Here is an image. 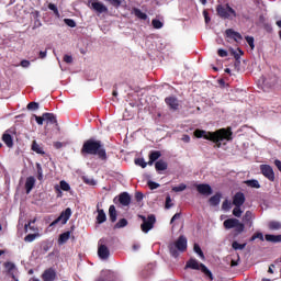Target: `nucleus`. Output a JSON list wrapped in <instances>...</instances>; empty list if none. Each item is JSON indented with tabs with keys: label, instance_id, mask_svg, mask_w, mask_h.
<instances>
[{
	"label": "nucleus",
	"instance_id": "obj_2",
	"mask_svg": "<svg viewBox=\"0 0 281 281\" xmlns=\"http://www.w3.org/2000/svg\"><path fill=\"white\" fill-rule=\"evenodd\" d=\"M82 153H87V155H98L101 159H106V151L102 149V144L99 140H87L83 144Z\"/></svg>",
	"mask_w": 281,
	"mask_h": 281
},
{
	"label": "nucleus",
	"instance_id": "obj_39",
	"mask_svg": "<svg viewBox=\"0 0 281 281\" xmlns=\"http://www.w3.org/2000/svg\"><path fill=\"white\" fill-rule=\"evenodd\" d=\"M193 249L198 254V256L201 258V260H205V255H203V250H201V246H199V244H194Z\"/></svg>",
	"mask_w": 281,
	"mask_h": 281
},
{
	"label": "nucleus",
	"instance_id": "obj_27",
	"mask_svg": "<svg viewBox=\"0 0 281 281\" xmlns=\"http://www.w3.org/2000/svg\"><path fill=\"white\" fill-rule=\"evenodd\" d=\"M106 222V213H104V210L99 209L98 210V216H97V223H99V225H102V223Z\"/></svg>",
	"mask_w": 281,
	"mask_h": 281
},
{
	"label": "nucleus",
	"instance_id": "obj_47",
	"mask_svg": "<svg viewBox=\"0 0 281 281\" xmlns=\"http://www.w3.org/2000/svg\"><path fill=\"white\" fill-rule=\"evenodd\" d=\"M25 243H34L36 240V234H29L24 238Z\"/></svg>",
	"mask_w": 281,
	"mask_h": 281
},
{
	"label": "nucleus",
	"instance_id": "obj_38",
	"mask_svg": "<svg viewBox=\"0 0 281 281\" xmlns=\"http://www.w3.org/2000/svg\"><path fill=\"white\" fill-rule=\"evenodd\" d=\"M233 249H235L236 251H243V249H245V247H247V244H239L238 241H234L232 244Z\"/></svg>",
	"mask_w": 281,
	"mask_h": 281
},
{
	"label": "nucleus",
	"instance_id": "obj_48",
	"mask_svg": "<svg viewBox=\"0 0 281 281\" xmlns=\"http://www.w3.org/2000/svg\"><path fill=\"white\" fill-rule=\"evenodd\" d=\"M186 188H188V186L181 183V184H179L178 187H173V188H172V191H173V192H183V190H186Z\"/></svg>",
	"mask_w": 281,
	"mask_h": 281
},
{
	"label": "nucleus",
	"instance_id": "obj_56",
	"mask_svg": "<svg viewBox=\"0 0 281 281\" xmlns=\"http://www.w3.org/2000/svg\"><path fill=\"white\" fill-rule=\"evenodd\" d=\"M217 54H218V56H221V58H227V50H225V49H223V48H220L218 50H217Z\"/></svg>",
	"mask_w": 281,
	"mask_h": 281
},
{
	"label": "nucleus",
	"instance_id": "obj_26",
	"mask_svg": "<svg viewBox=\"0 0 281 281\" xmlns=\"http://www.w3.org/2000/svg\"><path fill=\"white\" fill-rule=\"evenodd\" d=\"M155 168L158 172H161L164 170H168V162L164 161V160H158L155 164Z\"/></svg>",
	"mask_w": 281,
	"mask_h": 281
},
{
	"label": "nucleus",
	"instance_id": "obj_22",
	"mask_svg": "<svg viewBox=\"0 0 281 281\" xmlns=\"http://www.w3.org/2000/svg\"><path fill=\"white\" fill-rule=\"evenodd\" d=\"M43 280L44 281H53L56 280V271L53 269H48L43 273Z\"/></svg>",
	"mask_w": 281,
	"mask_h": 281
},
{
	"label": "nucleus",
	"instance_id": "obj_5",
	"mask_svg": "<svg viewBox=\"0 0 281 281\" xmlns=\"http://www.w3.org/2000/svg\"><path fill=\"white\" fill-rule=\"evenodd\" d=\"M216 12L218 16H221V19H229L231 21L233 19H236V16H238V14L236 13V10L231 8L229 4H225V5L218 4L216 7Z\"/></svg>",
	"mask_w": 281,
	"mask_h": 281
},
{
	"label": "nucleus",
	"instance_id": "obj_32",
	"mask_svg": "<svg viewBox=\"0 0 281 281\" xmlns=\"http://www.w3.org/2000/svg\"><path fill=\"white\" fill-rule=\"evenodd\" d=\"M268 227L272 232H278V229H281V223L278 221H271L269 222Z\"/></svg>",
	"mask_w": 281,
	"mask_h": 281
},
{
	"label": "nucleus",
	"instance_id": "obj_51",
	"mask_svg": "<svg viewBox=\"0 0 281 281\" xmlns=\"http://www.w3.org/2000/svg\"><path fill=\"white\" fill-rule=\"evenodd\" d=\"M172 199L170 198V195H167L166 198V203H165V207L166 210H170V207H172Z\"/></svg>",
	"mask_w": 281,
	"mask_h": 281
},
{
	"label": "nucleus",
	"instance_id": "obj_29",
	"mask_svg": "<svg viewBox=\"0 0 281 281\" xmlns=\"http://www.w3.org/2000/svg\"><path fill=\"white\" fill-rule=\"evenodd\" d=\"M109 216L112 223H115V221H117V211L115 210V205L110 206Z\"/></svg>",
	"mask_w": 281,
	"mask_h": 281
},
{
	"label": "nucleus",
	"instance_id": "obj_43",
	"mask_svg": "<svg viewBox=\"0 0 281 281\" xmlns=\"http://www.w3.org/2000/svg\"><path fill=\"white\" fill-rule=\"evenodd\" d=\"M59 186H60L61 190H64V192H69V190H71V187L65 180H61L59 182Z\"/></svg>",
	"mask_w": 281,
	"mask_h": 281
},
{
	"label": "nucleus",
	"instance_id": "obj_55",
	"mask_svg": "<svg viewBox=\"0 0 281 281\" xmlns=\"http://www.w3.org/2000/svg\"><path fill=\"white\" fill-rule=\"evenodd\" d=\"M111 5H113L114 8H120V5H122V0H108Z\"/></svg>",
	"mask_w": 281,
	"mask_h": 281
},
{
	"label": "nucleus",
	"instance_id": "obj_42",
	"mask_svg": "<svg viewBox=\"0 0 281 281\" xmlns=\"http://www.w3.org/2000/svg\"><path fill=\"white\" fill-rule=\"evenodd\" d=\"M233 216L240 218L243 216V209H240V206H235L233 210Z\"/></svg>",
	"mask_w": 281,
	"mask_h": 281
},
{
	"label": "nucleus",
	"instance_id": "obj_7",
	"mask_svg": "<svg viewBox=\"0 0 281 281\" xmlns=\"http://www.w3.org/2000/svg\"><path fill=\"white\" fill-rule=\"evenodd\" d=\"M139 218H142L143 224L140 225V229L142 232H144V234H148L150 232V229H153V227H155V223H156V218L155 215H148V217L144 216V215H139Z\"/></svg>",
	"mask_w": 281,
	"mask_h": 281
},
{
	"label": "nucleus",
	"instance_id": "obj_23",
	"mask_svg": "<svg viewBox=\"0 0 281 281\" xmlns=\"http://www.w3.org/2000/svg\"><path fill=\"white\" fill-rule=\"evenodd\" d=\"M44 122H46V124H56L58 121L54 113H44Z\"/></svg>",
	"mask_w": 281,
	"mask_h": 281
},
{
	"label": "nucleus",
	"instance_id": "obj_15",
	"mask_svg": "<svg viewBox=\"0 0 281 281\" xmlns=\"http://www.w3.org/2000/svg\"><path fill=\"white\" fill-rule=\"evenodd\" d=\"M115 278V272L111 270L102 271L100 277L97 279V281H111Z\"/></svg>",
	"mask_w": 281,
	"mask_h": 281
},
{
	"label": "nucleus",
	"instance_id": "obj_14",
	"mask_svg": "<svg viewBox=\"0 0 281 281\" xmlns=\"http://www.w3.org/2000/svg\"><path fill=\"white\" fill-rule=\"evenodd\" d=\"M195 188L203 196H210L212 194V187L210 184H196Z\"/></svg>",
	"mask_w": 281,
	"mask_h": 281
},
{
	"label": "nucleus",
	"instance_id": "obj_11",
	"mask_svg": "<svg viewBox=\"0 0 281 281\" xmlns=\"http://www.w3.org/2000/svg\"><path fill=\"white\" fill-rule=\"evenodd\" d=\"M91 8L94 10V12H98V14H104L109 12V8L99 0H92Z\"/></svg>",
	"mask_w": 281,
	"mask_h": 281
},
{
	"label": "nucleus",
	"instance_id": "obj_57",
	"mask_svg": "<svg viewBox=\"0 0 281 281\" xmlns=\"http://www.w3.org/2000/svg\"><path fill=\"white\" fill-rule=\"evenodd\" d=\"M148 187L150 188V190H157V188H159V183L149 181Z\"/></svg>",
	"mask_w": 281,
	"mask_h": 281
},
{
	"label": "nucleus",
	"instance_id": "obj_10",
	"mask_svg": "<svg viewBox=\"0 0 281 281\" xmlns=\"http://www.w3.org/2000/svg\"><path fill=\"white\" fill-rule=\"evenodd\" d=\"M260 170L263 177L269 181H276V172H273V168L269 165H260Z\"/></svg>",
	"mask_w": 281,
	"mask_h": 281
},
{
	"label": "nucleus",
	"instance_id": "obj_34",
	"mask_svg": "<svg viewBox=\"0 0 281 281\" xmlns=\"http://www.w3.org/2000/svg\"><path fill=\"white\" fill-rule=\"evenodd\" d=\"M32 150L34 153H37V155H45V150H43V148L41 147V145H38V143H36V140H34L32 144Z\"/></svg>",
	"mask_w": 281,
	"mask_h": 281
},
{
	"label": "nucleus",
	"instance_id": "obj_41",
	"mask_svg": "<svg viewBox=\"0 0 281 281\" xmlns=\"http://www.w3.org/2000/svg\"><path fill=\"white\" fill-rule=\"evenodd\" d=\"M151 25H153V27H154L155 30H161V29L164 27V23L160 22V21L157 20V19H154V20L151 21Z\"/></svg>",
	"mask_w": 281,
	"mask_h": 281
},
{
	"label": "nucleus",
	"instance_id": "obj_13",
	"mask_svg": "<svg viewBox=\"0 0 281 281\" xmlns=\"http://www.w3.org/2000/svg\"><path fill=\"white\" fill-rule=\"evenodd\" d=\"M245 193L243 192H237L234 196H233V205L235 206H240L243 207V205H245Z\"/></svg>",
	"mask_w": 281,
	"mask_h": 281
},
{
	"label": "nucleus",
	"instance_id": "obj_63",
	"mask_svg": "<svg viewBox=\"0 0 281 281\" xmlns=\"http://www.w3.org/2000/svg\"><path fill=\"white\" fill-rule=\"evenodd\" d=\"M36 168H37V175H43V167H41V164H36Z\"/></svg>",
	"mask_w": 281,
	"mask_h": 281
},
{
	"label": "nucleus",
	"instance_id": "obj_18",
	"mask_svg": "<svg viewBox=\"0 0 281 281\" xmlns=\"http://www.w3.org/2000/svg\"><path fill=\"white\" fill-rule=\"evenodd\" d=\"M119 202L121 203V205H123L124 207L131 205V195L126 192H123L119 195Z\"/></svg>",
	"mask_w": 281,
	"mask_h": 281
},
{
	"label": "nucleus",
	"instance_id": "obj_62",
	"mask_svg": "<svg viewBox=\"0 0 281 281\" xmlns=\"http://www.w3.org/2000/svg\"><path fill=\"white\" fill-rule=\"evenodd\" d=\"M179 218H181V214L176 213V214L172 216L170 223H175V221H179Z\"/></svg>",
	"mask_w": 281,
	"mask_h": 281
},
{
	"label": "nucleus",
	"instance_id": "obj_36",
	"mask_svg": "<svg viewBox=\"0 0 281 281\" xmlns=\"http://www.w3.org/2000/svg\"><path fill=\"white\" fill-rule=\"evenodd\" d=\"M229 52H231L232 56H234V58L236 60H239L240 56H243V54H244L240 48H237V49L231 48Z\"/></svg>",
	"mask_w": 281,
	"mask_h": 281
},
{
	"label": "nucleus",
	"instance_id": "obj_31",
	"mask_svg": "<svg viewBox=\"0 0 281 281\" xmlns=\"http://www.w3.org/2000/svg\"><path fill=\"white\" fill-rule=\"evenodd\" d=\"M265 239L268 243H281V235H269V234H267L265 236Z\"/></svg>",
	"mask_w": 281,
	"mask_h": 281
},
{
	"label": "nucleus",
	"instance_id": "obj_58",
	"mask_svg": "<svg viewBox=\"0 0 281 281\" xmlns=\"http://www.w3.org/2000/svg\"><path fill=\"white\" fill-rule=\"evenodd\" d=\"M64 63H67L68 65L74 63V57H71L70 55H65Z\"/></svg>",
	"mask_w": 281,
	"mask_h": 281
},
{
	"label": "nucleus",
	"instance_id": "obj_24",
	"mask_svg": "<svg viewBox=\"0 0 281 281\" xmlns=\"http://www.w3.org/2000/svg\"><path fill=\"white\" fill-rule=\"evenodd\" d=\"M159 157H161V151H151L149 154V161H148V166H153V164H155V161H157V159H159Z\"/></svg>",
	"mask_w": 281,
	"mask_h": 281
},
{
	"label": "nucleus",
	"instance_id": "obj_8",
	"mask_svg": "<svg viewBox=\"0 0 281 281\" xmlns=\"http://www.w3.org/2000/svg\"><path fill=\"white\" fill-rule=\"evenodd\" d=\"M71 218V209H66L61 214L50 223V227H54V225H58V223H61V225H67V221Z\"/></svg>",
	"mask_w": 281,
	"mask_h": 281
},
{
	"label": "nucleus",
	"instance_id": "obj_9",
	"mask_svg": "<svg viewBox=\"0 0 281 281\" xmlns=\"http://www.w3.org/2000/svg\"><path fill=\"white\" fill-rule=\"evenodd\" d=\"M4 269L14 281H19V269H16V265H14V262H4Z\"/></svg>",
	"mask_w": 281,
	"mask_h": 281
},
{
	"label": "nucleus",
	"instance_id": "obj_33",
	"mask_svg": "<svg viewBox=\"0 0 281 281\" xmlns=\"http://www.w3.org/2000/svg\"><path fill=\"white\" fill-rule=\"evenodd\" d=\"M251 221H254V213H251V211H246L243 216V222L251 225Z\"/></svg>",
	"mask_w": 281,
	"mask_h": 281
},
{
	"label": "nucleus",
	"instance_id": "obj_60",
	"mask_svg": "<svg viewBox=\"0 0 281 281\" xmlns=\"http://www.w3.org/2000/svg\"><path fill=\"white\" fill-rule=\"evenodd\" d=\"M203 16L205 23H210V21H212V19H210V14L207 13V11H203Z\"/></svg>",
	"mask_w": 281,
	"mask_h": 281
},
{
	"label": "nucleus",
	"instance_id": "obj_19",
	"mask_svg": "<svg viewBox=\"0 0 281 281\" xmlns=\"http://www.w3.org/2000/svg\"><path fill=\"white\" fill-rule=\"evenodd\" d=\"M165 101H166V104H168V106L173 111H177V109H179V100H177V98L169 97V98H166Z\"/></svg>",
	"mask_w": 281,
	"mask_h": 281
},
{
	"label": "nucleus",
	"instance_id": "obj_52",
	"mask_svg": "<svg viewBox=\"0 0 281 281\" xmlns=\"http://www.w3.org/2000/svg\"><path fill=\"white\" fill-rule=\"evenodd\" d=\"M246 42L248 43L250 49H255L256 45L254 44V37L252 36H246Z\"/></svg>",
	"mask_w": 281,
	"mask_h": 281
},
{
	"label": "nucleus",
	"instance_id": "obj_3",
	"mask_svg": "<svg viewBox=\"0 0 281 281\" xmlns=\"http://www.w3.org/2000/svg\"><path fill=\"white\" fill-rule=\"evenodd\" d=\"M188 249V238L180 236L175 244L169 246V251L173 258L179 256V251L183 252Z\"/></svg>",
	"mask_w": 281,
	"mask_h": 281
},
{
	"label": "nucleus",
	"instance_id": "obj_61",
	"mask_svg": "<svg viewBox=\"0 0 281 281\" xmlns=\"http://www.w3.org/2000/svg\"><path fill=\"white\" fill-rule=\"evenodd\" d=\"M254 238H256V239L259 238V240H265V235H263L262 233H256V234L254 235Z\"/></svg>",
	"mask_w": 281,
	"mask_h": 281
},
{
	"label": "nucleus",
	"instance_id": "obj_40",
	"mask_svg": "<svg viewBox=\"0 0 281 281\" xmlns=\"http://www.w3.org/2000/svg\"><path fill=\"white\" fill-rule=\"evenodd\" d=\"M48 10H52V12H54L55 16L60 18V12L58 11V7H56V4L49 3Z\"/></svg>",
	"mask_w": 281,
	"mask_h": 281
},
{
	"label": "nucleus",
	"instance_id": "obj_4",
	"mask_svg": "<svg viewBox=\"0 0 281 281\" xmlns=\"http://www.w3.org/2000/svg\"><path fill=\"white\" fill-rule=\"evenodd\" d=\"M186 269H193L195 271H202L205 276H209L211 280H214V277L212 276V271L205 267V265L200 263L196 259H190L186 263Z\"/></svg>",
	"mask_w": 281,
	"mask_h": 281
},
{
	"label": "nucleus",
	"instance_id": "obj_59",
	"mask_svg": "<svg viewBox=\"0 0 281 281\" xmlns=\"http://www.w3.org/2000/svg\"><path fill=\"white\" fill-rule=\"evenodd\" d=\"M21 67H23L24 69H27V67H30V60L23 59L21 61Z\"/></svg>",
	"mask_w": 281,
	"mask_h": 281
},
{
	"label": "nucleus",
	"instance_id": "obj_28",
	"mask_svg": "<svg viewBox=\"0 0 281 281\" xmlns=\"http://www.w3.org/2000/svg\"><path fill=\"white\" fill-rule=\"evenodd\" d=\"M70 237H71V232L69 231L60 234L58 238L59 245H65V243H67V240H69Z\"/></svg>",
	"mask_w": 281,
	"mask_h": 281
},
{
	"label": "nucleus",
	"instance_id": "obj_6",
	"mask_svg": "<svg viewBox=\"0 0 281 281\" xmlns=\"http://www.w3.org/2000/svg\"><path fill=\"white\" fill-rule=\"evenodd\" d=\"M225 229H235L238 234H243L245 232V224L240 223L238 218H228L223 223Z\"/></svg>",
	"mask_w": 281,
	"mask_h": 281
},
{
	"label": "nucleus",
	"instance_id": "obj_64",
	"mask_svg": "<svg viewBox=\"0 0 281 281\" xmlns=\"http://www.w3.org/2000/svg\"><path fill=\"white\" fill-rule=\"evenodd\" d=\"M182 142H184L186 144H190V136L183 135L182 136Z\"/></svg>",
	"mask_w": 281,
	"mask_h": 281
},
{
	"label": "nucleus",
	"instance_id": "obj_16",
	"mask_svg": "<svg viewBox=\"0 0 281 281\" xmlns=\"http://www.w3.org/2000/svg\"><path fill=\"white\" fill-rule=\"evenodd\" d=\"M98 256L99 258H101V260H106L109 256H111L109 247H106L105 245H100L98 249Z\"/></svg>",
	"mask_w": 281,
	"mask_h": 281
},
{
	"label": "nucleus",
	"instance_id": "obj_50",
	"mask_svg": "<svg viewBox=\"0 0 281 281\" xmlns=\"http://www.w3.org/2000/svg\"><path fill=\"white\" fill-rule=\"evenodd\" d=\"M34 223H36V218L30 221L27 224L24 225L25 232H27V228L34 232V226H32Z\"/></svg>",
	"mask_w": 281,
	"mask_h": 281
},
{
	"label": "nucleus",
	"instance_id": "obj_49",
	"mask_svg": "<svg viewBox=\"0 0 281 281\" xmlns=\"http://www.w3.org/2000/svg\"><path fill=\"white\" fill-rule=\"evenodd\" d=\"M27 109H29V111H38V103H36V102H30V103L27 104Z\"/></svg>",
	"mask_w": 281,
	"mask_h": 281
},
{
	"label": "nucleus",
	"instance_id": "obj_25",
	"mask_svg": "<svg viewBox=\"0 0 281 281\" xmlns=\"http://www.w3.org/2000/svg\"><path fill=\"white\" fill-rule=\"evenodd\" d=\"M221 193H216L215 195L211 196L209 202L210 205H212L213 207H216V205H221Z\"/></svg>",
	"mask_w": 281,
	"mask_h": 281
},
{
	"label": "nucleus",
	"instance_id": "obj_12",
	"mask_svg": "<svg viewBox=\"0 0 281 281\" xmlns=\"http://www.w3.org/2000/svg\"><path fill=\"white\" fill-rule=\"evenodd\" d=\"M263 85L266 87H278V85H280V79H278L276 75H268L263 79Z\"/></svg>",
	"mask_w": 281,
	"mask_h": 281
},
{
	"label": "nucleus",
	"instance_id": "obj_54",
	"mask_svg": "<svg viewBox=\"0 0 281 281\" xmlns=\"http://www.w3.org/2000/svg\"><path fill=\"white\" fill-rule=\"evenodd\" d=\"M34 117H35V122H37L40 126H43V122H45L44 114L42 116L34 115Z\"/></svg>",
	"mask_w": 281,
	"mask_h": 281
},
{
	"label": "nucleus",
	"instance_id": "obj_46",
	"mask_svg": "<svg viewBox=\"0 0 281 281\" xmlns=\"http://www.w3.org/2000/svg\"><path fill=\"white\" fill-rule=\"evenodd\" d=\"M83 181L88 186H97V183H98V181H95V179L89 178V177H83Z\"/></svg>",
	"mask_w": 281,
	"mask_h": 281
},
{
	"label": "nucleus",
	"instance_id": "obj_53",
	"mask_svg": "<svg viewBox=\"0 0 281 281\" xmlns=\"http://www.w3.org/2000/svg\"><path fill=\"white\" fill-rule=\"evenodd\" d=\"M64 23H66L68 27H76V21H74L72 19H65Z\"/></svg>",
	"mask_w": 281,
	"mask_h": 281
},
{
	"label": "nucleus",
	"instance_id": "obj_1",
	"mask_svg": "<svg viewBox=\"0 0 281 281\" xmlns=\"http://www.w3.org/2000/svg\"><path fill=\"white\" fill-rule=\"evenodd\" d=\"M194 136L198 139H207L216 144L217 148H221L222 142H232V130L221 128L216 132H207L205 130H195Z\"/></svg>",
	"mask_w": 281,
	"mask_h": 281
},
{
	"label": "nucleus",
	"instance_id": "obj_35",
	"mask_svg": "<svg viewBox=\"0 0 281 281\" xmlns=\"http://www.w3.org/2000/svg\"><path fill=\"white\" fill-rule=\"evenodd\" d=\"M244 183L248 186V188H256L257 190L260 189V182H258L256 179L246 180Z\"/></svg>",
	"mask_w": 281,
	"mask_h": 281
},
{
	"label": "nucleus",
	"instance_id": "obj_44",
	"mask_svg": "<svg viewBox=\"0 0 281 281\" xmlns=\"http://www.w3.org/2000/svg\"><path fill=\"white\" fill-rule=\"evenodd\" d=\"M222 210H224V212H229V210H232V203H229V200H225L223 202Z\"/></svg>",
	"mask_w": 281,
	"mask_h": 281
},
{
	"label": "nucleus",
	"instance_id": "obj_17",
	"mask_svg": "<svg viewBox=\"0 0 281 281\" xmlns=\"http://www.w3.org/2000/svg\"><path fill=\"white\" fill-rule=\"evenodd\" d=\"M226 36L227 38H233L236 43H240V41H243V35L232 29L226 30Z\"/></svg>",
	"mask_w": 281,
	"mask_h": 281
},
{
	"label": "nucleus",
	"instance_id": "obj_20",
	"mask_svg": "<svg viewBox=\"0 0 281 281\" xmlns=\"http://www.w3.org/2000/svg\"><path fill=\"white\" fill-rule=\"evenodd\" d=\"M2 142L5 144L8 148H12L14 146V139L8 131L2 135Z\"/></svg>",
	"mask_w": 281,
	"mask_h": 281
},
{
	"label": "nucleus",
	"instance_id": "obj_37",
	"mask_svg": "<svg viewBox=\"0 0 281 281\" xmlns=\"http://www.w3.org/2000/svg\"><path fill=\"white\" fill-rule=\"evenodd\" d=\"M128 225V221L126 218H121L116 224H115V229H122V227H126Z\"/></svg>",
	"mask_w": 281,
	"mask_h": 281
},
{
	"label": "nucleus",
	"instance_id": "obj_21",
	"mask_svg": "<svg viewBox=\"0 0 281 281\" xmlns=\"http://www.w3.org/2000/svg\"><path fill=\"white\" fill-rule=\"evenodd\" d=\"M35 184H36V179L34 177L26 178V181H25L26 194H30L32 192Z\"/></svg>",
	"mask_w": 281,
	"mask_h": 281
},
{
	"label": "nucleus",
	"instance_id": "obj_45",
	"mask_svg": "<svg viewBox=\"0 0 281 281\" xmlns=\"http://www.w3.org/2000/svg\"><path fill=\"white\" fill-rule=\"evenodd\" d=\"M136 166H140V168H146V166H148V162H146V160H144V158H137L135 160Z\"/></svg>",
	"mask_w": 281,
	"mask_h": 281
},
{
	"label": "nucleus",
	"instance_id": "obj_30",
	"mask_svg": "<svg viewBox=\"0 0 281 281\" xmlns=\"http://www.w3.org/2000/svg\"><path fill=\"white\" fill-rule=\"evenodd\" d=\"M132 14L136 15L137 19H140L142 21H146V19H148V15L137 8L133 9Z\"/></svg>",
	"mask_w": 281,
	"mask_h": 281
}]
</instances>
